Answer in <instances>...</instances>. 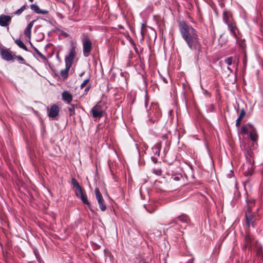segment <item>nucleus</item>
<instances>
[{
    "label": "nucleus",
    "mask_w": 263,
    "mask_h": 263,
    "mask_svg": "<svg viewBox=\"0 0 263 263\" xmlns=\"http://www.w3.org/2000/svg\"><path fill=\"white\" fill-rule=\"evenodd\" d=\"M169 135V133L168 134H165L164 135H163L162 136V140L161 141H162V143L163 142H164L165 144H166L168 142V140H167V139H168V136Z\"/></svg>",
    "instance_id": "obj_29"
},
{
    "label": "nucleus",
    "mask_w": 263,
    "mask_h": 263,
    "mask_svg": "<svg viewBox=\"0 0 263 263\" xmlns=\"http://www.w3.org/2000/svg\"><path fill=\"white\" fill-rule=\"evenodd\" d=\"M35 21H36L35 20H34L32 21L31 22H30L28 24V25H27V27H28L30 28V29H32V27H33V25H34V22H35Z\"/></svg>",
    "instance_id": "obj_38"
},
{
    "label": "nucleus",
    "mask_w": 263,
    "mask_h": 263,
    "mask_svg": "<svg viewBox=\"0 0 263 263\" xmlns=\"http://www.w3.org/2000/svg\"><path fill=\"white\" fill-rule=\"evenodd\" d=\"M24 33L26 36L30 39L31 34V29L27 27L24 30Z\"/></svg>",
    "instance_id": "obj_26"
},
{
    "label": "nucleus",
    "mask_w": 263,
    "mask_h": 263,
    "mask_svg": "<svg viewBox=\"0 0 263 263\" xmlns=\"http://www.w3.org/2000/svg\"><path fill=\"white\" fill-rule=\"evenodd\" d=\"M30 8L32 10H33L34 12L37 14H46L48 13V11L47 10H41L40 9L39 7L36 4H31L30 5Z\"/></svg>",
    "instance_id": "obj_18"
},
{
    "label": "nucleus",
    "mask_w": 263,
    "mask_h": 263,
    "mask_svg": "<svg viewBox=\"0 0 263 263\" xmlns=\"http://www.w3.org/2000/svg\"><path fill=\"white\" fill-rule=\"evenodd\" d=\"M71 184L73 187H74L76 190V192H77L79 195L84 193L83 192L82 187L80 186L78 181L74 178H71Z\"/></svg>",
    "instance_id": "obj_17"
},
{
    "label": "nucleus",
    "mask_w": 263,
    "mask_h": 263,
    "mask_svg": "<svg viewBox=\"0 0 263 263\" xmlns=\"http://www.w3.org/2000/svg\"><path fill=\"white\" fill-rule=\"evenodd\" d=\"M83 55L87 57L90 55L92 49V43L90 39L87 34H84L82 39Z\"/></svg>",
    "instance_id": "obj_7"
},
{
    "label": "nucleus",
    "mask_w": 263,
    "mask_h": 263,
    "mask_svg": "<svg viewBox=\"0 0 263 263\" xmlns=\"http://www.w3.org/2000/svg\"><path fill=\"white\" fill-rule=\"evenodd\" d=\"M194 261V258H192L191 259H190L188 260V261L187 262V263H193Z\"/></svg>",
    "instance_id": "obj_48"
},
{
    "label": "nucleus",
    "mask_w": 263,
    "mask_h": 263,
    "mask_svg": "<svg viewBox=\"0 0 263 263\" xmlns=\"http://www.w3.org/2000/svg\"><path fill=\"white\" fill-rule=\"evenodd\" d=\"M129 53H129V58H132V52L131 51H130Z\"/></svg>",
    "instance_id": "obj_52"
},
{
    "label": "nucleus",
    "mask_w": 263,
    "mask_h": 263,
    "mask_svg": "<svg viewBox=\"0 0 263 263\" xmlns=\"http://www.w3.org/2000/svg\"><path fill=\"white\" fill-rule=\"evenodd\" d=\"M76 55V50L75 47L72 46L70 50L69 53L66 56L65 59V65H67L68 66H71L72 63L73 62L74 58Z\"/></svg>",
    "instance_id": "obj_10"
},
{
    "label": "nucleus",
    "mask_w": 263,
    "mask_h": 263,
    "mask_svg": "<svg viewBox=\"0 0 263 263\" xmlns=\"http://www.w3.org/2000/svg\"><path fill=\"white\" fill-rule=\"evenodd\" d=\"M190 220V218L189 216L185 214H181V215L178 216L177 217L174 219L171 223L178 224V221L181 222L184 224H187Z\"/></svg>",
    "instance_id": "obj_11"
},
{
    "label": "nucleus",
    "mask_w": 263,
    "mask_h": 263,
    "mask_svg": "<svg viewBox=\"0 0 263 263\" xmlns=\"http://www.w3.org/2000/svg\"><path fill=\"white\" fill-rule=\"evenodd\" d=\"M246 114V112L245 110L243 108H242L240 110V112L238 117L242 119L245 116Z\"/></svg>",
    "instance_id": "obj_34"
},
{
    "label": "nucleus",
    "mask_w": 263,
    "mask_h": 263,
    "mask_svg": "<svg viewBox=\"0 0 263 263\" xmlns=\"http://www.w3.org/2000/svg\"><path fill=\"white\" fill-rule=\"evenodd\" d=\"M248 125L249 126V127L250 128V130L249 132L250 138L253 142L257 141L258 136L257 131H256L255 128L250 123H248Z\"/></svg>",
    "instance_id": "obj_12"
},
{
    "label": "nucleus",
    "mask_w": 263,
    "mask_h": 263,
    "mask_svg": "<svg viewBox=\"0 0 263 263\" xmlns=\"http://www.w3.org/2000/svg\"><path fill=\"white\" fill-rule=\"evenodd\" d=\"M133 47H134V50H135V51L136 53L138 55H139V54H140V53H139V50H138V49L137 47H136V46L135 45V46H133Z\"/></svg>",
    "instance_id": "obj_43"
},
{
    "label": "nucleus",
    "mask_w": 263,
    "mask_h": 263,
    "mask_svg": "<svg viewBox=\"0 0 263 263\" xmlns=\"http://www.w3.org/2000/svg\"><path fill=\"white\" fill-rule=\"evenodd\" d=\"M178 27L182 38L192 51L199 53L201 52L202 44L200 42L197 31L185 21H180Z\"/></svg>",
    "instance_id": "obj_1"
},
{
    "label": "nucleus",
    "mask_w": 263,
    "mask_h": 263,
    "mask_svg": "<svg viewBox=\"0 0 263 263\" xmlns=\"http://www.w3.org/2000/svg\"><path fill=\"white\" fill-rule=\"evenodd\" d=\"M88 208H89V210L93 213H95V211L94 210L91 208V205H88Z\"/></svg>",
    "instance_id": "obj_44"
},
{
    "label": "nucleus",
    "mask_w": 263,
    "mask_h": 263,
    "mask_svg": "<svg viewBox=\"0 0 263 263\" xmlns=\"http://www.w3.org/2000/svg\"><path fill=\"white\" fill-rule=\"evenodd\" d=\"M153 152L154 153L155 155H157V156H159L160 150L155 149L154 148H153Z\"/></svg>",
    "instance_id": "obj_37"
},
{
    "label": "nucleus",
    "mask_w": 263,
    "mask_h": 263,
    "mask_svg": "<svg viewBox=\"0 0 263 263\" xmlns=\"http://www.w3.org/2000/svg\"><path fill=\"white\" fill-rule=\"evenodd\" d=\"M242 118H239V117H238V118L236 120V126L237 127H239L240 124H241V121L242 120Z\"/></svg>",
    "instance_id": "obj_35"
},
{
    "label": "nucleus",
    "mask_w": 263,
    "mask_h": 263,
    "mask_svg": "<svg viewBox=\"0 0 263 263\" xmlns=\"http://www.w3.org/2000/svg\"><path fill=\"white\" fill-rule=\"evenodd\" d=\"M107 107L104 102L99 101L93 106L91 110L92 117L94 118L100 119L105 114Z\"/></svg>",
    "instance_id": "obj_6"
},
{
    "label": "nucleus",
    "mask_w": 263,
    "mask_h": 263,
    "mask_svg": "<svg viewBox=\"0 0 263 263\" xmlns=\"http://www.w3.org/2000/svg\"><path fill=\"white\" fill-rule=\"evenodd\" d=\"M249 130H250V128L247 124L241 126L240 128V132L242 134L247 135L249 133Z\"/></svg>",
    "instance_id": "obj_22"
},
{
    "label": "nucleus",
    "mask_w": 263,
    "mask_h": 263,
    "mask_svg": "<svg viewBox=\"0 0 263 263\" xmlns=\"http://www.w3.org/2000/svg\"><path fill=\"white\" fill-rule=\"evenodd\" d=\"M248 154L250 155V156L252 157V152L251 150L248 151Z\"/></svg>",
    "instance_id": "obj_49"
},
{
    "label": "nucleus",
    "mask_w": 263,
    "mask_h": 263,
    "mask_svg": "<svg viewBox=\"0 0 263 263\" xmlns=\"http://www.w3.org/2000/svg\"><path fill=\"white\" fill-rule=\"evenodd\" d=\"M1 54L2 58L6 61H9L13 60V56L12 55L9 49H2Z\"/></svg>",
    "instance_id": "obj_15"
},
{
    "label": "nucleus",
    "mask_w": 263,
    "mask_h": 263,
    "mask_svg": "<svg viewBox=\"0 0 263 263\" xmlns=\"http://www.w3.org/2000/svg\"><path fill=\"white\" fill-rule=\"evenodd\" d=\"M12 16L2 14L0 15V26L2 27L8 26L11 22Z\"/></svg>",
    "instance_id": "obj_13"
},
{
    "label": "nucleus",
    "mask_w": 263,
    "mask_h": 263,
    "mask_svg": "<svg viewBox=\"0 0 263 263\" xmlns=\"http://www.w3.org/2000/svg\"><path fill=\"white\" fill-rule=\"evenodd\" d=\"M222 19L224 23L227 25L228 29L230 31L234 37L237 39L238 36L236 31L238 30V28L232 12L230 11L224 10L222 13Z\"/></svg>",
    "instance_id": "obj_3"
},
{
    "label": "nucleus",
    "mask_w": 263,
    "mask_h": 263,
    "mask_svg": "<svg viewBox=\"0 0 263 263\" xmlns=\"http://www.w3.org/2000/svg\"><path fill=\"white\" fill-rule=\"evenodd\" d=\"M239 46L241 47L242 49H243L246 47V44L245 43V40L241 41L240 43H239Z\"/></svg>",
    "instance_id": "obj_36"
},
{
    "label": "nucleus",
    "mask_w": 263,
    "mask_h": 263,
    "mask_svg": "<svg viewBox=\"0 0 263 263\" xmlns=\"http://www.w3.org/2000/svg\"><path fill=\"white\" fill-rule=\"evenodd\" d=\"M75 107L74 104H70V106L68 107V109L69 111V116H72L75 115Z\"/></svg>",
    "instance_id": "obj_24"
},
{
    "label": "nucleus",
    "mask_w": 263,
    "mask_h": 263,
    "mask_svg": "<svg viewBox=\"0 0 263 263\" xmlns=\"http://www.w3.org/2000/svg\"><path fill=\"white\" fill-rule=\"evenodd\" d=\"M161 144H162V141H160L157 143H156L153 148H154L155 149H157L160 150L161 147Z\"/></svg>",
    "instance_id": "obj_33"
},
{
    "label": "nucleus",
    "mask_w": 263,
    "mask_h": 263,
    "mask_svg": "<svg viewBox=\"0 0 263 263\" xmlns=\"http://www.w3.org/2000/svg\"><path fill=\"white\" fill-rule=\"evenodd\" d=\"M29 1L30 2L32 3V2L34 1V0H29Z\"/></svg>",
    "instance_id": "obj_53"
},
{
    "label": "nucleus",
    "mask_w": 263,
    "mask_h": 263,
    "mask_svg": "<svg viewBox=\"0 0 263 263\" xmlns=\"http://www.w3.org/2000/svg\"><path fill=\"white\" fill-rule=\"evenodd\" d=\"M258 211L259 208H257L254 211H245V223L248 229L251 227L254 228L256 226V222L260 219Z\"/></svg>",
    "instance_id": "obj_4"
},
{
    "label": "nucleus",
    "mask_w": 263,
    "mask_h": 263,
    "mask_svg": "<svg viewBox=\"0 0 263 263\" xmlns=\"http://www.w3.org/2000/svg\"><path fill=\"white\" fill-rule=\"evenodd\" d=\"M89 79H90V78H88L86 79H85L83 82L80 85V88L82 89V88H83L86 85V84H87V83L89 81Z\"/></svg>",
    "instance_id": "obj_32"
},
{
    "label": "nucleus",
    "mask_w": 263,
    "mask_h": 263,
    "mask_svg": "<svg viewBox=\"0 0 263 263\" xmlns=\"http://www.w3.org/2000/svg\"><path fill=\"white\" fill-rule=\"evenodd\" d=\"M15 43L20 48L25 50V51H28L26 46L24 44V43L21 40L16 39L15 40Z\"/></svg>",
    "instance_id": "obj_21"
},
{
    "label": "nucleus",
    "mask_w": 263,
    "mask_h": 263,
    "mask_svg": "<svg viewBox=\"0 0 263 263\" xmlns=\"http://www.w3.org/2000/svg\"><path fill=\"white\" fill-rule=\"evenodd\" d=\"M48 116L49 118L54 119L59 116L60 112L59 106L55 104H52L50 108H47Z\"/></svg>",
    "instance_id": "obj_9"
},
{
    "label": "nucleus",
    "mask_w": 263,
    "mask_h": 263,
    "mask_svg": "<svg viewBox=\"0 0 263 263\" xmlns=\"http://www.w3.org/2000/svg\"><path fill=\"white\" fill-rule=\"evenodd\" d=\"M62 100L67 104H70L72 100V95L70 91L68 90H64L62 93Z\"/></svg>",
    "instance_id": "obj_14"
},
{
    "label": "nucleus",
    "mask_w": 263,
    "mask_h": 263,
    "mask_svg": "<svg viewBox=\"0 0 263 263\" xmlns=\"http://www.w3.org/2000/svg\"><path fill=\"white\" fill-rule=\"evenodd\" d=\"M33 49L36 53V54L43 60H46V57L43 55L36 47H33Z\"/></svg>",
    "instance_id": "obj_25"
},
{
    "label": "nucleus",
    "mask_w": 263,
    "mask_h": 263,
    "mask_svg": "<svg viewBox=\"0 0 263 263\" xmlns=\"http://www.w3.org/2000/svg\"><path fill=\"white\" fill-rule=\"evenodd\" d=\"M75 195L77 197L80 198L81 200L84 204L87 205H90V202H89L87 196L85 193L79 195L77 192H75Z\"/></svg>",
    "instance_id": "obj_19"
},
{
    "label": "nucleus",
    "mask_w": 263,
    "mask_h": 263,
    "mask_svg": "<svg viewBox=\"0 0 263 263\" xmlns=\"http://www.w3.org/2000/svg\"><path fill=\"white\" fill-rule=\"evenodd\" d=\"M84 73H85V72H84V71H83V72H81V73H80V77H82V76H83Z\"/></svg>",
    "instance_id": "obj_51"
},
{
    "label": "nucleus",
    "mask_w": 263,
    "mask_h": 263,
    "mask_svg": "<svg viewBox=\"0 0 263 263\" xmlns=\"http://www.w3.org/2000/svg\"><path fill=\"white\" fill-rule=\"evenodd\" d=\"M35 21H36L35 20H34L32 21L31 22H30L28 24V25H27V27H28L30 28V29H32V27H33V25H34V22H35Z\"/></svg>",
    "instance_id": "obj_39"
},
{
    "label": "nucleus",
    "mask_w": 263,
    "mask_h": 263,
    "mask_svg": "<svg viewBox=\"0 0 263 263\" xmlns=\"http://www.w3.org/2000/svg\"><path fill=\"white\" fill-rule=\"evenodd\" d=\"M162 79L163 80V81L165 83H167V81L166 80V79H165V78L164 77H162Z\"/></svg>",
    "instance_id": "obj_47"
},
{
    "label": "nucleus",
    "mask_w": 263,
    "mask_h": 263,
    "mask_svg": "<svg viewBox=\"0 0 263 263\" xmlns=\"http://www.w3.org/2000/svg\"><path fill=\"white\" fill-rule=\"evenodd\" d=\"M71 66L65 65V68L62 69L60 71V75L63 80L66 79L68 77V72Z\"/></svg>",
    "instance_id": "obj_20"
},
{
    "label": "nucleus",
    "mask_w": 263,
    "mask_h": 263,
    "mask_svg": "<svg viewBox=\"0 0 263 263\" xmlns=\"http://www.w3.org/2000/svg\"><path fill=\"white\" fill-rule=\"evenodd\" d=\"M95 193L100 210L102 212L105 211L106 210V205L104 203V200L102 194L98 188L95 189Z\"/></svg>",
    "instance_id": "obj_8"
},
{
    "label": "nucleus",
    "mask_w": 263,
    "mask_h": 263,
    "mask_svg": "<svg viewBox=\"0 0 263 263\" xmlns=\"http://www.w3.org/2000/svg\"><path fill=\"white\" fill-rule=\"evenodd\" d=\"M247 206L245 211H253L255 206V200L251 197H247L246 199Z\"/></svg>",
    "instance_id": "obj_16"
},
{
    "label": "nucleus",
    "mask_w": 263,
    "mask_h": 263,
    "mask_svg": "<svg viewBox=\"0 0 263 263\" xmlns=\"http://www.w3.org/2000/svg\"><path fill=\"white\" fill-rule=\"evenodd\" d=\"M148 121L152 123L157 122L161 117V111L158 105L152 103L149 108L147 110Z\"/></svg>",
    "instance_id": "obj_5"
},
{
    "label": "nucleus",
    "mask_w": 263,
    "mask_h": 263,
    "mask_svg": "<svg viewBox=\"0 0 263 263\" xmlns=\"http://www.w3.org/2000/svg\"><path fill=\"white\" fill-rule=\"evenodd\" d=\"M144 100H144V105H145V107L147 108V105H148V103H149V97L148 96L147 91H146L145 92V98H144Z\"/></svg>",
    "instance_id": "obj_27"
},
{
    "label": "nucleus",
    "mask_w": 263,
    "mask_h": 263,
    "mask_svg": "<svg viewBox=\"0 0 263 263\" xmlns=\"http://www.w3.org/2000/svg\"><path fill=\"white\" fill-rule=\"evenodd\" d=\"M130 43L132 44V45L133 46H135V45H136V44H135V42H134V40H133V39H130Z\"/></svg>",
    "instance_id": "obj_45"
},
{
    "label": "nucleus",
    "mask_w": 263,
    "mask_h": 263,
    "mask_svg": "<svg viewBox=\"0 0 263 263\" xmlns=\"http://www.w3.org/2000/svg\"><path fill=\"white\" fill-rule=\"evenodd\" d=\"M247 248L255 251L257 256L260 257V259H263V251L261 245L248 231L246 232L243 246V249Z\"/></svg>",
    "instance_id": "obj_2"
},
{
    "label": "nucleus",
    "mask_w": 263,
    "mask_h": 263,
    "mask_svg": "<svg viewBox=\"0 0 263 263\" xmlns=\"http://www.w3.org/2000/svg\"><path fill=\"white\" fill-rule=\"evenodd\" d=\"M15 58L19 61L20 63L21 64H26V61L21 55H16Z\"/></svg>",
    "instance_id": "obj_28"
},
{
    "label": "nucleus",
    "mask_w": 263,
    "mask_h": 263,
    "mask_svg": "<svg viewBox=\"0 0 263 263\" xmlns=\"http://www.w3.org/2000/svg\"><path fill=\"white\" fill-rule=\"evenodd\" d=\"M153 172L157 176H161L162 174V171L160 168H154Z\"/></svg>",
    "instance_id": "obj_31"
},
{
    "label": "nucleus",
    "mask_w": 263,
    "mask_h": 263,
    "mask_svg": "<svg viewBox=\"0 0 263 263\" xmlns=\"http://www.w3.org/2000/svg\"><path fill=\"white\" fill-rule=\"evenodd\" d=\"M28 8V6L27 4H25L22 6L20 9H17L16 11L14 12V14L17 15H20L23 11Z\"/></svg>",
    "instance_id": "obj_23"
},
{
    "label": "nucleus",
    "mask_w": 263,
    "mask_h": 263,
    "mask_svg": "<svg viewBox=\"0 0 263 263\" xmlns=\"http://www.w3.org/2000/svg\"><path fill=\"white\" fill-rule=\"evenodd\" d=\"M138 263H148V262L145 261H140Z\"/></svg>",
    "instance_id": "obj_50"
},
{
    "label": "nucleus",
    "mask_w": 263,
    "mask_h": 263,
    "mask_svg": "<svg viewBox=\"0 0 263 263\" xmlns=\"http://www.w3.org/2000/svg\"><path fill=\"white\" fill-rule=\"evenodd\" d=\"M224 62L227 64L228 65H231L232 64L233 62V57H230L226 58L224 60Z\"/></svg>",
    "instance_id": "obj_30"
},
{
    "label": "nucleus",
    "mask_w": 263,
    "mask_h": 263,
    "mask_svg": "<svg viewBox=\"0 0 263 263\" xmlns=\"http://www.w3.org/2000/svg\"><path fill=\"white\" fill-rule=\"evenodd\" d=\"M152 159L154 163H156L157 161V159L155 157H152Z\"/></svg>",
    "instance_id": "obj_46"
},
{
    "label": "nucleus",
    "mask_w": 263,
    "mask_h": 263,
    "mask_svg": "<svg viewBox=\"0 0 263 263\" xmlns=\"http://www.w3.org/2000/svg\"><path fill=\"white\" fill-rule=\"evenodd\" d=\"M91 88V84H89L87 86V87L84 89V92L85 94H87V92L90 90Z\"/></svg>",
    "instance_id": "obj_40"
},
{
    "label": "nucleus",
    "mask_w": 263,
    "mask_h": 263,
    "mask_svg": "<svg viewBox=\"0 0 263 263\" xmlns=\"http://www.w3.org/2000/svg\"><path fill=\"white\" fill-rule=\"evenodd\" d=\"M171 178L175 181H179L180 180V177L176 175L173 176Z\"/></svg>",
    "instance_id": "obj_41"
},
{
    "label": "nucleus",
    "mask_w": 263,
    "mask_h": 263,
    "mask_svg": "<svg viewBox=\"0 0 263 263\" xmlns=\"http://www.w3.org/2000/svg\"><path fill=\"white\" fill-rule=\"evenodd\" d=\"M247 62V61L246 55H245V56H244V57L243 58V64L244 66H246Z\"/></svg>",
    "instance_id": "obj_42"
}]
</instances>
